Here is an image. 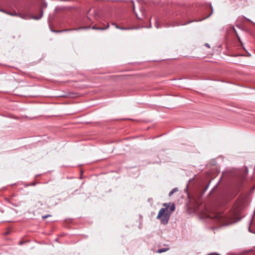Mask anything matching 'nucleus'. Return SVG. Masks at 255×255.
Listing matches in <instances>:
<instances>
[{"label": "nucleus", "instance_id": "nucleus-2", "mask_svg": "<svg viewBox=\"0 0 255 255\" xmlns=\"http://www.w3.org/2000/svg\"><path fill=\"white\" fill-rule=\"evenodd\" d=\"M208 217L210 218L216 219L218 220H219L222 218V215L221 214L214 213L210 215H209V216H208Z\"/></svg>", "mask_w": 255, "mask_h": 255}, {"label": "nucleus", "instance_id": "nucleus-1", "mask_svg": "<svg viewBox=\"0 0 255 255\" xmlns=\"http://www.w3.org/2000/svg\"><path fill=\"white\" fill-rule=\"evenodd\" d=\"M170 203H164L163 205L165 208H162L159 210L158 215L156 217L157 219H160L161 223L164 225L167 224L170 215L175 209V205L174 204H172L170 207Z\"/></svg>", "mask_w": 255, "mask_h": 255}, {"label": "nucleus", "instance_id": "nucleus-4", "mask_svg": "<svg viewBox=\"0 0 255 255\" xmlns=\"http://www.w3.org/2000/svg\"><path fill=\"white\" fill-rule=\"evenodd\" d=\"M42 15H43V11L41 10L40 14L38 16H34L33 17V18L34 19L38 20V19H40L42 17Z\"/></svg>", "mask_w": 255, "mask_h": 255}, {"label": "nucleus", "instance_id": "nucleus-13", "mask_svg": "<svg viewBox=\"0 0 255 255\" xmlns=\"http://www.w3.org/2000/svg\"><path fill=\"white\" fill-rule=\"evenodd\" d=\"M112 25H115V26H116V25H117V24H115V23H112Z\"/></svg>", "mask_w": 255, "mask_h": 255}, {"label": "nucleus", "instance_id": "nucleus-3", "mask_svg": "<svg viewBox=\"0 0 255 255\" xmlns=\"http://www.w3.org/2000/svg\"><path fill=\"white\" fill-rule=\"evenodd\" d=\"M109 24H108L107 26L106 27H96L95 26H93L92 28L93 29H95V30H105V29H108L109 27Z\"/></svg>", "mask_w": 255, "mask_h": 255}, {"label": "nucleus", "instance_id": "nucleus-9", "mask_svg": "<svg viewBox=\"0 0 255 255\" xmlns=\"http://www.w3.org/2000/svg\"><path fill=\"white\" fill-rule=\"evenodd\" d=\"M237 222V221L234 220V221H232V222H231V223H230L226 224L225 225H229V224H232V223H235V222Z\"/></svg>", "mask_w": 255, "mask_h": 255}, {"label": "nucleus", "instance_id": "nucleus-11", "mask_svg": "<svg viewBox=\"0 0 255 255\" xmlns=\"http://www.w3.org/2000/svg\"><path fill=\"white\" fill-rule=\"evenodd\" d=\"M205 45H206L207 47H209V48L210 47V45H209V44H208V43H206V44H205Z\"/></svg>", "mask_w": 255, "mask_h": 255}, {"label": "nucleus", "instance_id": "nucleus-7", "mask_svg": "<svg viewBox=\"0 0 255 255\" xmlns=\"http://www.w3.org/2000/svg\"><path fill=\"white\" fill-rule=\"evenodd\" d=\"M116 28H117V29H121V30H126V29H129L128 28H124V27H120V26H119L117 25H116Z\"/></svg>", "mask_w": 255, "mask_h": 255}, {"label": "nucleus", "instance_id": "nucleus-5", "mask_svg": "<svg viewBox=\"0 0 255 255\" xmlns=\"http://www.w3.org/2000/svg\"><path fill=\"white\" fill-rule=\"evenodd\" d=\"M167 250H168V249H167V248H162V249H160L158 250L157 251V252L158 253H162L167 251Z\"/></svg>", "mask_w": 255, "mask_h": 255}, {"label": "nucleus", "instance_id": "nucleus-14", "mask_svg": "<svg viewBox=\"0 0 255 255\" xmlns=\"http://www.w3.org/2000/svg\"><path fill=\"white\" fill-rule=\"evenodd\" d=\"M68 30V29H66V30H64V31H67ZM69 30H71V29H69Z\"/></svg>", "mask_w": 255, "mask_h": 255}, {"label": "nucleus", "instance_id": "nucleus-12", "mask_svg": "<svg viewBox=\"0 0 255 255\" xmlns=\"http://www.w3.org/2000/svg\"><path fill=\"white\" fill-rule=\"evenodd\" d=\"M155 26H156V28H157L159 27L158 25L157 24H156L155 25Z\"/></svg>", "mask_w": 255, "mask_h": 255}, {"label": "nucleus", "instance_id": "nucleus-10", "mask_svg": "<svg viewBox=\"0 0 255 255\" xmlns=\"http://www.w3.org/2000/svg\"><path fill=\"white\" fill-rule=\"evenodd\" d=\"M9 14L11 15H17V13L16 12H14L13 13H10Z\"/></svg>", "mask_w": 255, "mask_h": 255}, {"label": "nucleus", "instance_id": "nucleus-6", "mask_svg": "<svg viewBox=\"0 0 255 255\" xmlns=\"http://www.w3.org/2000/svg\"><path fill=\"white\" fill-rule=\"evenodd\" d=\"M178 190L177 188H174L169 193V196H171L175 192H176Z\"/></svg>", "mask_w": 255, "mask_h": 255}, {"label": "nucleus", "instance_id": "nucleus-8", "mask_svg": "<svg viewBox=\"0 0 255 255\" xmlns=\"http://www.w3.org/2000/svg\"><path fill=\"white\" fill-rule=\"evenodd\" d=\"M51 215H49V214L46 215H45V216H42V219H46V218H48L49 217H51Z\"/></svg>", "mask_w": 255, "mask_h": 255}]
</instances>
